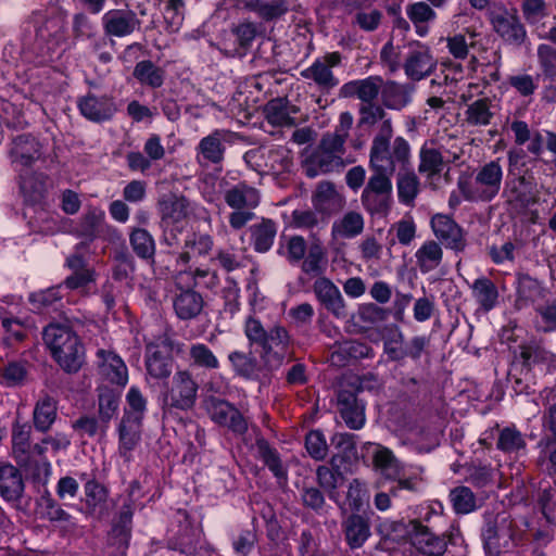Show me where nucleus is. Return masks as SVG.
Returning a JSON list of instances; mask_svg holds the SVG:
<instances>
[{"instance_id":"obj_1","label":"nucleus","mask_w":556,"mask_h":556,"mask_svg":"<svg viewBox=\"0 0 556 556\" xmlns=\"http://www.w3.org/2000/svg\"><path fill=\"white\" fill-rule=\"evenodd\" d=\"M243 332L250 346L261 348V357L269 369H277L293 358V339L286 327L276 324L265 328L254 314L243 323Z\"/></svg>"},{"instance_id":"obj_2","label":"nucleus","mask_w":556,"mask_h":556,"mask_svg":"<svg viewBox=\"0 0 556 556\" xmlns=\"http://www.w3.org/2000/svg\"><path fill=\"white\" fill-rule=\"evenodd\" d=\"M392 136V122L384 121L370 146L368 166L371 172L392 177L396 166L401 169L410 166L412 151L408 141L399 136L391 142Z\"/></svg>"},{"instance_id":"obj_3","label":"nucleus","mask_w":556,"mask_h":556,"mask_svg":"<svg viewBox=\"0 0 556 556\" xmlns=\"http://www.w3.org/2000/svg\"><path fill=\"white\" fill-rule=\"evenodd\" d=\"M42 340L53 359L68 374L77 372L85 363V346L67 323H50Z\"/></svg>"},{"instance_id":"obj_4","label":"nucleus","mask_w":556,"mask_h":556,"mask_svg":"<svg viewBox=\"0 0 556 556\" xmlns=\"http://www.w3.org/2000/svg\"><path fill=\"white\" fill-rule=\"evenodd\" d=\"M503 168L498 161H490L479 167L472 178L459 177L457 187L465 200L491 202L500 193Z\"/></svg>"},{"instance_id":"obj_5","label":"nucleus","mask_w":556,"mask_h":556,"mask_svg":"<svg viewBox=\"0 0 556 556\" xmlns=\"http://www.w3.org/2000/svg\"><path fill=\"white\" fill-rule=\"evenodd\" d=\"M345 146L338 138L323 135L315 150L303 162L307 177L314 178L332 172H340L346 165L343 160Z\"/></svg>"},{"instance_id":"obj_6","label":"nucleus","mask_w":556,"mask_h":556,"mask_svg":"<svg viewBox=\"0 0 556 556\" xmlns=\"http://www.w3.org/2000/svg\"><path fill=\"white\" fill-rule=\"evenodd\" d=\"M199 384L188 369L177 370L163 393V410H189L198 399Z\"/></svg>"},{"instance_id":"obj_7","label":"nucleus","mask_w":556,"mask_h":556,"mask_svg":"<svg viewBox=\"0 0 556 556\" xmlns=\"http://www.w3.org/2000/svg\"><path fill=\"white\" fill-rule=\"evenodd\" d=\"M182 344L168 334H163L146 345V367L148 374L155 379L168 378L173 370L174 352L180 353Z\"/></svg>"},{"instance_id":"obj_8","label":"nucleus","mask_w":556,"mask_h":556,"mask_svg":"<svg viewBox=\"0 0 556 556\" xmlns=\"http://www.w3.org/2000/svg\"><path fill=\"white\" fill-rule=\"evenodd\" d=\"M484 549L490 556H501L515 546V527L513 519L505 513L486 520L482 531Z\"/></svg>"},{"instance_id":"obj_9","label":"nucleus","mask_w":556,"mask_h":556,"mask_svg":"<svg viewBox=\"0 0 556 556\" xmlns=\"http://www.w3.org/2000/svg\"><path fill=\"white\" fill-rule=\"evenodd\" d=\"M492 29L507 43L521 46L526 38L527 31L517 10H508L503 2L494 3L486 12Z\"/></svg>"},{"instance_id":"obj_10","label":"nucleus","mask_w":556,"mask_h":556,"mask_svg":"<svg viewBox=\"0 0 556 556\" xmlns=\"http://www.w3.org/2000/svg\"><path fill=\"white\" fill-rule=\"evenodd\" d=\"M392 177L371 172L365 185L361 202L370 215H387L393 203Z\"/></svg>"},{"instance_id":"obj_11","label":"nucleus","mask_w":556,"mask_h":556,"mask_svg":"<svg viewBox=\"0 0 556 556\" xmlns=\"http://www.w3.org/2000/svg\"><path fill=\"white\" fill-rule=\"evenodd\" d=\"M502 195L506 204L518 211L535 204L539 200V190L533 175L526 173L507 179Z\"/></svg>"},{"instance_id":"obj_12","label":"nucleus","mask_w":556,"mask_h":556,"mask_svg":"<svg viewBox=\"0 0 556 556\" xmlns=\"http://www.w3.org/2000/svg\"><path fill=\"white\" fill-rule=\"evenodd\" d=\"M341 61L342 56L339 52L327 53L323 58L316 59L309 67L303 70L301 76L314 81L319 89L330 90L339 84L331 68L340 65Z\"/></svg>"},{"instance_id":"obj_13","label":"nucleus","mask_w":556,"mask_h":556,"mask_svg":"<svg viewBox=\"0 0 556 556\" xmlns=\"http://www.w3.org/2000/svg\"><path fill=\"white\" fill-rule=\"evenodd\" d=\"M431 228L435 238L447 249L463 252L467 240L463 228L448 215L435 214L431 218Z\"/></svg>"},{"instance_id":"obj_14","label":"nucleus","mask_w":556,"mask_h":556,"mask_svg":"<svg viewBox=\"0 0 556 556\" xmlns=\"http://www.w3.org/2000/svg\"><path fill=\"white\" fill-rule=\"evenodd\" d=\"M410 540L412 544L422 554L427 556L443 555L447 540L446 534H435L427 526L418 520H413ZM448 542L453 543V534H448Z\"/></svg>"},{"instance_id":"obj_15","label":"nucleus","mask_w":556,"mask_h":556,"mask_svg":"<svg viewBox=\"0 0 556 556\" xmlns=\"http://www.w3.org/2000/svg\"><path fill=\"white\" fill-rule=\"evenodd\" d=\"M231 136L229 130L215 129L203 137L197 147L199 164H220L225 159V143L230 142Z\"/></svg>"},{"instance_id":"obj_16","label":"nucleus","mask_w":556,"mask_h":556,"mask_svg":"<svg viewBox=\"0 0 556 556\" xmlns=\"http://www.w3.org/2000/svg\"><path fill=\"white\" fill-rule=\"evenodd\" d=\"M243 9L264 23L277 22L290 11H298V0H243Z\"/></svg>"},{"instance_id":"obj_17","label":"nucleus","mask_w":556,"mask_h":556,"mask_svg":"<svg viewBox=\"0 0 556 556\" xmlns=\"http://www.w3.org/2000/svg\"><path fill=\"white\" fill-rule=\"evenodd\" d=\"M77 105L81 115L94 123L110 121L117 112V105L112 97L91 92L79 98Z\"/></svg>"},{"instance_id":"obj_18","label":"nucleus","mask_w":556,"mask_h":556,"mask_svg":"<svg viewBox=\"0 0 556 556\" xmlns=\"http://www.w3.org/2000/svg\"><path fill=\"white\" fill-rule=\"evenodd\" d=\"M106 227L109 226L105 224L104 211L99 207H88L79 218V222L74 230V233L78 238L83 239V241L77 245V250L80 247H86L93 242L98 237L101 236V233L104 231V228Z\"/></svg>"},{"instance_id":"obj_19","label":"nucleus","mask_w":556,"mask_h":556,"mask_svg":"<svg viewBox=\"0 0 556 556\" xmlns=\"http://www.w3.org/2000/svg\"><path fill=\"white\" fill-rule=\"evenodd\" d=\"M103 29L108 36L126 37L140 27V20L131 10H110L103 17Z\"/></svg>"},{"instance_id":"obj_20","label":"nucleus","mask_w":556,"mask_h":556,"mask_svg":"<svg viewBox=\"0 0 556 556\" xmlns=\"http://www.w3.org/2000/svg\"><path fill=\"white\" fill-rule=\"evenodd\" d=\"M383 79L380 76H369L364 79H356L341 86L339 96L341 98L356 97L361 104L377 102Z\"/></svg>"},{"instance_id":"obj_21","label":"nucleus","mask_w":556,"mask_h":556,"mask_svg":"<svg viewBox=\"0 0 556 556\" xmlns=\"http://www.w3.org/2000/svg\"><path fill=\"white\" fill-rule=\"evenodd\" d=\"M314 293L326 309L334 316L343 318L346 316L344 300L338 287L328 278L319 277L313 285Z\"/></svg>"},{"instance_id":"obj_22","label":"nucleus","mask_w":556,"mask_h":556,"mask_svg":"<svg viewBox=\"0 0 556 556\" xmlns=\"http://www.w3.org/2000/svg\"><path fill=\"white\" fill-rule=\"evenodd\" d=\"M338 407L342 419L350 429L358 430L365 425V406L356 394L349 390L338 393Z\"/></svg>"},{"instance_id":"obj_23","label":"nucleus","mask_w":556,"mask_h":556,"mask_svg":"<svg viewBox=\"0 0 556 556\" xmlns=\"http://www.w3.org/2000/svg\"><path fill=\"white\" fill-rule=\"evenodd\" d=\"M41 143L30 134L16 136L12 140L10 156L14 163L30 166L42 155Z\"/></svg>"},{"instance_id":"obj_24","label":"nucleus","mask_w":556,"mask_h":556,"mask_svg":"<svg viewBox=\"0 0 556 556\" xmlns=\"http://www.w3.org/2000/svg\"><path fill=\"white\" fill-rule=\"evenodd\" d=\"M25 482L21 470L11 464L0 465V496L10 503L20 502Z\"/></svg>"},{"instance_id":"obj_25","label":"nucleus","mask_w":556,"mask_h":556,"mask_svg":"<svg viewBox=\"0 0 556 556\" xmlns=\"http://www.w3.org/2000/svg\"><path fill=\"white\" fill-rule=\"evenodd\" d=\"M434 67L435 61L429 49L419 43L409 51L404 63L405 73L413 80H420L429 76Z\"/></svg>"},{"instance_id":"obj_26","label":"nucleus","mask_w":556,"mask_h":556,"mask_svg":"<svg viewBox=\"0 0 556 556\" xmlns=\"http://www.w3.org/2000/svg\"><path fill=\"white\" fill-rule=\"evenodd\" d=\"M205 305L202 294L193 289H181L173 299V307L180 320L195 319Z\"/></svg>"},{"instance_id":"obj_27","label":"nucleus","mask_w":556,"mask_h":556,"mask_svg":"<svg viewBox=\"0 0 556 556\" xmlns=\"http://www.w3.org/2000/svg\"><path fill=\"white\" fill-rule=\"evenodd\" d=\"M278 232V224L270 218H261L249 227L250 242L254 252L267 253L274 245Z\"/></svg>"},{"instance_id":"obj_28","label":"nucleus","mask_w":556,"mask_h":556,"mask_svg":"<svg viewBox=\"0 0 556 556\" xmlns=\"http://www.w3.org/2000/svg\"><path fill=\"white\" fill-rule=\"evenodd\" d=\"M312 202L316 211L331 214L342 208L344 198L337 191L333 182L324 180L317 185Z\"/></svg>"},{"instance_id":"obj_29","label":"nucleus","mask_w":556,"mask_h":556,"mask_svg":"<svg viewBox=\"0 0 556 556\" xmlns=\"http://www.w3.org/2000/svg\"><path fill=\"white\" fill-rule=\"evenodd\" d=\"M344 539L350 548L362 547L370 536L369 519L359 515L351 514L342 522Z\"/></svg>"},{"instance_id":"obj_30","label":"nucleus","mask_w":556,"mask_h":556,"mask_svg":"<svg viewBox=\"0 0 556 556\" xmlns=\"http://www.w3.org/2000/svg\"><path fill=\"white\" fill-rule=\"evenodd\" d=\"M142 421L122 418L118 425V453L126 462L130 460L131 452L141 440Z\"/></svg>"},{"instance_id":"obj_31","label":"nucleus","mask_w":556,"mask_h":556,"mask_svg":"<svg viewBox=\"0 0 556 556\" xmlns=\"http://www.w3.org/2000/svg\"><path fill=\"white\" fill-rule=\"evenodd\" d=\"M343 456L333 455L330 459L331 468L327 466H319L316 470L317 482L321 489H324L330 500L338 502V486L343 480V473L341 471V463Z\"/></svg>"},{"instance_id":"obj_32","label":"nucleus","mask_w":556,"mask_h":556,"mask_svg":"<svg viewBox=\"0 0 556 556\" xmlns=\"http://www.w3.org/2000/svg\"><path fill=\"white\" fill-rule=\"evenodd\" d=\"M97 355L101 359L99 364L100 374L112 383L125 386L128 375L123 359L115 353L105 350H99Z\"/></svg>"},{"instance_id":"obj_33","label":"nucleus","mask_w":556,"mask_h":556,"mask_svg":"<svg viewBox=\"0 0 556 556\" xmlns=\"http://www.w3.org/2000/svg\"><path fill=\"white\" fill-rule=\"evenodd\" d=\"M446 162L441 149L437 148L433 142H425L419 151L418 172L428 179L440 175L444 169Z\"/></svg>"},{"instance_id":"obj_34","label":"nucleus","mask_w":556,"mask_h":556,"mask_svg":"<svg viewBox=\"0 0 556 556\" xmlns=\"http://www.w3.org/2000/svg\"><path fill=\"white\" fill-rule=\"evenodd\" d=\"M298 112L299 109L295 105H290L282 98L270 100L264 109L266 119L273 126H295L296 121L293 115Z\"/></svg>"},{"instance_id":"obj_35","label":"nucleus","mask_w":556,"mask_h":556,"mask_svg":"<svg viewBox=\"0 0 556 556\" xmlns=\"http://www.w3.org/2000/svg\"><path fill=\"white\" fill-rule=\"evenodd\" d=\"M470 289L481 311L488 313L497 306L500 292L497 286L490 278H477L470 286Z\"/></svg>"},{"instance_id":"obj_36","label":"nucleus","mask_w":556,"mask_h":556,"mask_svg":"<svg viewBox=\"0 0 556 556\" xmlns=\"http://www.w3.org/2000/svg\"><path fill=\"white\" fill-rule=\"evenodd\" d=\"M224 200L231 208L253 210L260 203V193L255 188L240 182L225 192Z\"/></svg>"},{"instance_id":"obj_37","label":"nucleus","mask_w":556,"mask_h":556,"mask_svg":"<svg viewBox=\"0 0 556 556\" xmlns=\"http://www.w3.org/2000/svg\"><path fill=\"white\" fill-rule=\"evenodd\" d=\"M372 349L366 343L348 340L336 344V349L330 355V362L337 366H344L350 358L361 359L372 357Z\"/></svg>"},{"instance_id":"obj_38","label":"nucleus","mask_w":556,"mask_h":556,"mask_svg":"<svg viewBox=\"0 0 556 556\" xmlns=\"http://www.w3.org/2000/svg\"><path fill=\"white\" fill-rule=\"evenodd\" d=\"M159 208L162 220L168 224H175L187 218L189 213V201L175 193L164 195L159 201Z\"/></svg>"},{"instance_id":"obj_39","label":"nucleus","mask_w":556,"mask_h":556,"mask_svg":"<svg viewBox=\"0 0 556 556\" xmlns=\"http://www.w3.org/2000/svg\"><path fill=\"white\" fill-rule=\"evenodd\" d=\"M365 222L361 213L350 211L333 222L331 237L338 239H353L364 231Z\"/></svg>"},{"instance_id":"obj_40","label":"nucleus","mask_w":556,"mask_h":556,"mask_svg":"<svg viewBox=\"0 0 556 556\" xmlns=\"http://www.w3.org/2000/svg\"><path fill=\"white\" fill-rule=\"evenodd\" d=\"M412 90L407 85H401L396 81H383L381 88L382 104L384 108L401 111L412 100Z\"/></svg>"},{"instance_id":"obj_41","label":"nucleus","mask_w":556,"mask_h":556,"mask_svg":"<svg viewBox=\"0 0 556 556\" xmlns=\"http://www.w3.org/2000/svg\"><path fill=\"white\" fill-rule=\"evenodd\" d=\"M58 416V402L49 394H43L36 403L33 421L35 428L40 432H47Z\"/></svg>"},{"instance_id":"obj_42","label":"nucleus","mask_w":556,"mask_h":556,"mask_svg":"<svg viewBox=\"0 0 556 556\" xmlns=\"http://www.w3.org/2000/svg\"><path fill=\"white\" fill-rule=\"evenodd\" d=\"M416 264L424 274L437 269L443 261V250L439 242L428 240L415 253Z\"/></svg>"},{"instance_id":"obj_43","label":"nucleus","mask_w":556,"mask_h":556,"mask_svg":"<svg viewBox=\"0 0 556 556\" xmlns=\"http://www.w3.org/2000/svg\"><path fill=\"white\" fill-rule=\"evenodd\" d=\"M228 361L233 372L244 379H253L257 377L261 370L260 362L252 351H232L228 354Z\"/></svg>"},{"instance_id":"obj_44","label":"nucleus","mask_w":556,"mask_h":556,"mask_svg":"<svg viewBox=\"0 0 556 556\" xmlns=\"http://www.w3.org/2000/svg\"><path fill=\"white\" fill-rule=\"evenodd\" d=\"M397 197L401 203L413 205L420 191V181L413 169H401L396 176Z\"/></svg>"},{"instance_id":"obj_45","label":"nucleus","mask_w":556,"mask_h":556,"mask_svg":"<svg viewBox=\"0 0 556 556\" xmlns=\"http://www.w3.org/2000/svg\"><path fill=\"white\" fill-rule=\"evenodd\" d=\"M98 393V416L102 419L103 424L110 425L111 420L116 416L121 392L108 386H100L97 389Z\"/></svg>"},{"instance_id":"obj_46","label":"nucleus","mask_w":556,"mask_h":556,"mask_svg":"<svg viewBox=\"0 0 556 556\" xmlns=\"http://www.w3.org/2000/svg\"><path fill=\"white\" fill-rule=\"evenodd\" d=\"M48 177L45 174L31 173L21 176L20 188L26 201L37 203L45 198Z\"/></svg>"},{"instance_id":"obj_47","label":"nucleus","mask_w":556,"mask_h":556,"mask_svg":"<svg viewBox=\"0 0 556 556\" xmlns=\"http://www.w3.org/2000/svg\"><path fill=\"white\" fill-rule=\"evenodd\" d=\"M375 446L376 451L372 454L375 468L380 470L386 479L396 478V470L402 468L400 460L390 448L381 444H375Z\"/></svg>"},{"instance_id":"obj_48","label":"nucleus","mask_w":556,"mask_h":556,"mask_svg":"<svg viewBox=\"0 0 556 556\" xmlns=\"http://www.w3.org/2000/svg\"><path fill=\"white\" fill-rule=\"evenodd\" d=\"M256 447L260 457L273 475L278 479L287 480V468L283 466L277 450L271 447L264 439L256 441Z\"/></svg>"},{"instance_id":"obj_49","label":"nucleus","mask_w":556,"mask_h":556,"mask_svg":"<svg viewBox=\"0 0 556 556\" xmlns=\"http://www.w3.org/2000/svg\"><path fill=\"white\" fill-rule=\"evenodd\" d=\"M380 336L383 340V351L389 359L400 362L404 342L401 329L396 325H387L381 329Z\"/></svg>"},{"instance_id":"obj_50","label":"nucleus","mask_w":556,"mask_h":556,"mask_svg":"<svg viewBox=\"0 0 556 556\" xmlns=\"http://www.w3.org/2000/svg\"><path fill=\"white\" fill-rule=\"evenodd\" d=\"M129 242L138 257L153 261L155 242L148 230L143 228L132 229L129 235Z\"/></svg>"},{"instance_id":"obj_51","label":"nucleus","mask_w":556,"mask_h":556,"mask_svg":"<svg viewBox=\"0 0 556 556\" xmlns=\"http://www.w3.org/2000/svg\"><path fill=\"white\" fill-rule=\"evenodd\" d=\"M189 361L193 367L214 370L219 367L218 358L204 343H193L189 348Z\"/></svg>"},{"instance_id":"obj_52","label":"nucleus","mask_w":556,"mask_h":556,"mask_svg":"<svg viewBox=\"0 0 556 556\" xmlns=\"http://www.w3.org/2000/svg\"><path fill=\"white\" fill-rule=\"evenodd\" d=\"M450 501L458 515L469 514L477 508V498L470 488L460 485L450 491Z\"/></svg>"},{"instance_id":"obj_53","label":"nucleus","mask_w":556,"mask_h":556,"mask_svg":"<svg viewBox=\"0 0 556 556\" xmlns=\"http://www.w3.org/2000/svg\"><path fill=\"white\" fill-rule=\"evenodd\" d=\"M72 428L84 438H94L96 435L104 437L109 429L108 424H103L102 419L98 416L81 415L73 424Z\"/></svg>"},{"instance_id":"obj_54","label":"nucleus","mask_w":556,"mask_h":556,"mask_svg":"<svg viewBox=\"0 0 556 556\" xmlns=\"http://www.w3.org/2000/svg\"><path fill=\"white\" fill-rule=\"evenodd\" d=\"M134 77L141 84L159 88L164 83V72L151 61L138 62L134 68Z\"/></svg>"},{"instance_id":"obj_55","label":"nucleus","mask_w":556,"mask_h":556,"mask_svg":"<svg viewBox=\"0 0 556 556\" xmlns=\"http://www.w3.org/2000/svg\"><path fill=\"white\" fill-rule=\"evenodd\" d=\"M358 114V128H371L379 122L382 124L384 121H391L387 117L383 104L378 102L359 104Z\"/></svg>"},{"instance_id":"obj_56","label":"nucleus","mask_w":556,"mask_h":556,"mask_svg":"<svg viewBox=\"0 0 556 556\" xmlns=\"http://www.w3.org/2000/svg\"><path fill=\"white\" fill-rule=\"evenodd\" d=\"M490 106L491 102L488 98L473 101L466 110V122L471 126L489 125L493 117Z\"/></svg>"},{"instance_id":"obj_57","label":"nucleus","mask_w":556,"mask_h":556,"mask_svg":"<svg viewBox=\"0 0 556 556\" xmlns=\"http://www.w3.org/2000/svg\"><path fill=\"white\" fill-rule=\"evenodd\" d=\"M545 410L542 417L543 427L551 435L540 441V446L549 448L556 444V399L548 392L546 396Z\"/></svg>"},{"instance_id":"obj_58","label":"nucleus","mask_w":556,"mask_h":556,"mask_svg":"<svg viewBox=\"0 0 556 556\" xmlns=\"http://www.w3.org/2000/svg\"><path fill=\"white\" fill-rule=\"evenodd\" d=\"M496 446L504 453H518L527 446L522 433L515 427H506L501 430Z\"/></svg>"},{"instance_id":"obj_59","label":"nucleus","mask_w":556,"mask_h":556,"mask_svg":"<svg viewBox=\"0 0 556 556\" xmlns=\"http://www.w3.org/2000/svg\"><path fill=\"white\" fill-rule=\"evenodd\" d=\"M127 407L125 408L124 418L143 420L148 401L137 387H131L126 394Z\"/></svg>"},{"instance_id":"obj_60","label":"nucleus","mask_w":556,"mask_h":556,"mask_svg":"<svg viewBox=\"0 0 556 556\" xmlns=\"http://www.w3.org/2000/svg\"><path fill=\"white\" fill-rule=\"evenodd\" d=\"M12 448L18 462H25L30 455V427L16 426L12 433Z\"/></svg>"},{"instance_id":"obj_61","label":"nucleus","mask_w":556,"mask_h":556,"mask_svg":"<svg viewBox=\"0 0 556 556\" xmlns=\"http://www.w3.org/2000/svg\"><path fill=\"white\" fill-rule=\"evenodd\" d=\"M307 255L302 261V270L307 275H319L323 273L326 252L319 242H314L307 249Z\"/></svg>"},{"instance_id":"obj_62","label":"nucleus","mask_w":556,"mask_h":556,"mask_svg":"<svg viewBox=\"0 0 556 556\" xmlns=\"http://www.w3.org/2000/svg\"><path fill=\"white\" fill-rule=\"evenodd\" d=\"M435 15V12L426 2H416L407 7V16L415 24L420 36L427 33V28L420 24L434 20Z\"/></svg>"},{"instance_id":"obj_63","label":"nucleus","mask_w":556,"mask_h":556,"mask_svg":"<svg viewBox=\"0 0 556 556\" xmlns=\"http://www.w3.org/2000/svg\"><path fill=\"white\" fill-rule=\"evenodd\" d=\"M306 251L305 239L302 236H291L287 240L285 249L283 245H280L277 253L285 255L289 263L296 264L305 257Z\"/></svg>"},{"instance_id":"obj_64","label":"nucleus","mask_w":556,"mask_h":556,"mask_svg":"<svg viewBox=\"0 0 556 556\" xmlns=\"http://www.w3.org/2000/svg\"><path fill=\"white\" fill-rule=\"evenodd\" d=\"M535 312L536 330L543 332L556 331V304L554 302L539 305Z\"/></svg>"}]
</instances>
